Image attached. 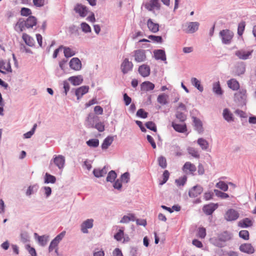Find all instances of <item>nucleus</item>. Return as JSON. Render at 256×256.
Returning a JSON list of instances; mask_svg holds the SVG:
<instances>
[{
    "label": "nucleus",
    "instance_id": "2f4dec72",
    "mask_svg": "<svg viewBox=\"0 0 256 256\" xmlns=\"http://www.w3.org/2000/svg\"><path fill=\"white\" fill-rule=\"evenodd\" d=\"M63 48L64 56L66 58L71 57L74 56L76 53V51L72 48L66 46Z\"/></svg>",
    "mask_w": 256,
    "mask_h": 256
},
{
    "label": "nucleus",
    "instance_id": "8fccbe9b",
    "mask_svg": "<svg viewBox=\"0 0 256 256\" xmlns=\"http://www.w3.org/2000/svg\"><path fill=\"white\" fill-rule=\"evenodd\" d=\"M148 38L155 42L162 43V38L160 36L150 35L148 36Z\"/></svg>",
    "mask_w": 256,
    "mask_h": 256
},
{
    "label": "nucleus",
    "instance_id": "412c9836",
    "mask_svg": "<svg viewBox=\"0 0 256 256\" xmlns=\"http://www.w3.org/2000/svg\"><path fill=\"white\" fill-rule=\"evenodd\" d=\"M89 87L88 86H82L76 90V95L78 100H79L84 94H86L88 92Z\"/></svg>",
    "mask_w": 256,
    "mask_h": 256
},
{
    "label": "nucleus",
    "instance_id": "7c9ffc66",
    "mask_svg": "<svg viewBox=\"0 0 256 256\" xmlns=\"http://www.w3.org/2000/svg\"><path fill=\"white\" fill-rule=\"evenodd\" d=\"M252 222L249 218H245L240 220L238 222V226L241 228H247L252 226Z\"/></svg>",
    "mask_w": 256,
    "mask_h": 256
},
{
    "label": "nucleus",
    "instance_id": "ddd939ff",
    "mask_svg": "<svg viewBox=\"0 0 256 256\" xmlns=\"http://www.w3.org/2000/svg\"><path fill=\"white\" fill-rule=\"evenodd\" d=\"M74 10L82 17H85L88 13V8L82 4H77L74 8Z\"/></svg>",
    "mask_w": 256,
    "mask_h": 256
},
{
    "label": "nucleus",
    "instance_id": "338daca9",
    "mask_svg": "<svg viewBox=\"0 0 256 256\" xmlns=\"http://www.w3.org/2000/svg\"><path fill=\"white\" fill-rule=\"evenodd\" d=\"M173 150L174 152V154L177 156H180L182 154V150H180V146H174Z\"/></svg>",
    "mask_w": 256,
    "mask_h": 256
},
{
    "label": "nucleus",
    "instance_id": "cd10ccee",
    "mask_svg": "<svg viewBox=\"0 0 256 256\" xmlns=\"http://www.w3.org/2000/svg\"><path fill=\"white\" fill-rule=\"evenodd\" d=\"M68 80L74 86H78L81 84L83 79L80 76H70Z\"/></svg>",
    "mask_w": 256,
    "mask_h": 256
},
{
    "label": "nucleus",
    "instance_id": "393cba45",
    "mask_svg": "<svg viewBox=\"0 0 256 256\" xmlns=\"http://www.w3.org/2000/svg\"><path fill=\"white\" fill-rule=\"evenodd\" d=\"M154 55L156 59L160 60L163 61L166 60L165 52L162 50H158L154 52Z\"/></svg>",
    "mask_w": 256,
    "mask_h": 256
},
{
    "label": "nucleus",
    "instance_id": "72a5a7b5",
    "mask_svg": "<svg viewBox=\"0 0 256 256\" xmlns=\"http://www.w3.org/2000/svg\"><path fill=\"white\" fill-rule=\"evenodd\" d=\"M107 172V170L104 166L102 169H94L93 174L95 176L100 178L104 176Z\"/></svg>",
    "mask_w": 256,
    "mask_h": 256
},
{
    "label": "nucleus",
    "instance_id": "423d86ee",
    "mask_svg": "<svg viewBox=\"0 0 256 256\" xmlns=\"http://www.w3.org/2000/svg\"><path fill=\"white\" fill-rule=\"evenodd\" d=\"M246 90L244 88L240 89L234 95V100L242 104L246 103Z\"/></svg>",
    "mask_w": 256,
    "mask_h": 256
},
{
    "label": "nucleus",
    "instance_id": "864d4df0",
    "mask_svg": "<svg viewBox=\"0 0 256 256\" xmlns=\"http://www.w3.org/2000/svg\"><path fill=\"white\" fill-rule=\"evenodd\" d=\"M145 125H146V126L148 128L154 132H156V130H157L156 126V124L154 122H146Z\"/></svg>",
    "mask_w": 256,
    "mask_h": 256
},
{
    "label": "nucleus",
    "instance_id": "e433bc0d",
    "mask_svg": "<svg viewBox=\"0 0 256 256\" xmlns=\"http://www.w3.org/2000/svg\"><path fill=\"white\" fill-rule=\"evenodd\" d=\"M168 98V96L164 94H160L157 98L158 102L160 103L161 104L164 105L167 104Z\"/></svg>",
    "mask_w": 256,
    "mask_h": 256
},
{
    "label": "nucleus",
    "instance_id": "58836bf2",
    "mask_svg": "<svg viewBox=\"0 0 256 256\" xmlns=\"http://www.w3.org/2000/svg\"><path fill=\"white\" fill-rule=\"evenodd\" d=\"M213 91L216 94L221 95L222 94V91L220 86V82H216L213 84Z\"/></svg>",
    "mask_w": 256,
    "mask_h": 256
},
{
    "label": "nucleus",
    "instance_id": "f03ea898",
    "mask_svg": "<svg viewBox=\"0 0 256 256\" xmlns=\"http://www.w3.org/2000/svg\"><path fill=\"white\" fill-rule=\"evenodd\" d=\"M143 5L148 11H153L154 10H159L160 8L159 0H149L144 2Z\"/></svg>",
    "mask_w": 256,
    "mask_h": 256
},
{
    "label": "nucleus",
    "instance_id": "0eeeda50",
    "mask_svg": "<svg viewBox=\"0 0 256 256\" xmlns=\"http://www.w3.org/2000/svg\"><path fill=\"white\" fill-rule=\"evenodd\" d=\"M253 51L254 50H247L245 49H240L236 51L235 52V54L240 59L246 60L250 56H251Z\"/></svg>",
    "mask_w": 256,
    "mask_h": 256
},
{
    "label": "nucleus",
    "instance_id": "69168bd1",
    "mask_svg": "<svg viewBox=\"0 0 256 256\" xmlns=\"http://www.w3.org/2000/svg\"><path fill=\"white\" fill-rule=\"evenodd\" d=\"M170 174L167 170L164 171L162 176H163V180L162 182H160V184H163L166 183V181L168 180L169 178Z\"/></svg>",
    "mask_w": 256,
    "mask_h": 256
},
{
    "label": "nucleus",
    "instance_id": "aec40b11",
    "mask_svg": "<svg viewBox=\"0 0 256 256\" xmlns=\"http://www.w3.org/2000/svg\"><path fill=\"white\" fill-rule=\"evenodd\" d=\"M150 69L148 66L142 64L138 68V72L143 77H146L150 74Z\"/></svg>",
    "mask_w": 256,
    "mask_h": 256
},
{
    "label": "nucleus",
    "instance_id": "79ce46f5",
    "mask_svg": "<svg viewBox=\"0 0 256 256\" xmlns=\"http://www.w3.org/2000/svg\"><path fill=\"white\" fill-rule=\"evenodd\" d=\"M196 236L200 238H204L206 236V230L203 227H200L198 230Z\"/></svg>",
    "mask_w": 256,
    "mask_h": 256
},
{
    "label": "nucleus",
    "instance_id": "7ed1b4c3",
    "mask_svg": "<svg viewBox=\"0 0 256 256\" xmlns=\"http://www.w3.org/2000/svg\"><path fill=\"white\" fill-rule=\"evenodd\" d=\"M134 64L128 58H125L120 64V70L123 74H125L132 71Z\"/></svg>",
    "mask_w": 256,
    "mask_h": 256
},
{
    "label": "nucleus",
    "instance_id": "49530a36",
    "mask_svg": "<svg viewBox=\"0 0 256 256\" xmlns=\"http://www.w3.org/2000/svg\"><path fill=\"white\" fill-rule=\"evenodd\" d=\"M158 162L159 166L162 168H164L167 166V163L166 158L163 156H160L158 159Z\"/></svg>",
    "mask_w": 256,
    "mask_h": 256
},
{
    "label": "nucleus",
    "instance_id": "0e129e2a",
    "mask_svg": "<svg viewBox=\"0 0 256 256\" xmlns=\"http://www.w3.org/2000/svg\"><path fill=\"white\" fill-rule=\"evenodd\" d=\"M94 128H96L100 132H102L104 130V125L103 122H100L94 125Z\"/></svg>",
    "mask_w": 256,
    "mask_h": 256
},
{
    "label": "nucleus",
    "instance_id": "6e6552de",
    "mask_svg": "<svg viewBox=\"0 0 256 256\" xmlns=\"http://www.w3.org/2000/svg\"><path fill=\"white\" fill-rule=\"evenodd\" d=\"M239 217L238 212L235 210L230 208L225 214V219L228 221H233L237 220Z\"/></svg>",
    "mask_w": 256,
    "mask_h": 256
},
{
    "label": "nucleus",
    "instance_id": "680f3d73",
    "mask_svg": "<svg viewBox=\"0 0 256 256\" xmlns=\"http://www.w3.org/2000/svg\"><path fill=\"white\" fill-rule=\"evenodd\" d=\"M176 118L180 120V122H184L186 118V116L181 112H178L176 114Z\"/></svg>",
    "mask_w": 256,
    "mask_h": 256
},
{
    "label": "nucleus",
    "instance_id": "f8f14e48",
    "mask_svg": "<svg viewBox=\"0 0 256 256\" xmlns=\"http://www.w3.org/2000/svg\"><path fill=\"white\" fill-rule=\"evenodd\" d=\"M240 250L244 253L252 254L254 252V248L251 244L244 243L240 246Z\"/></svg>",
    "mask_w": 256,
    "mask_h": 256
},
{
    "label": "nucleus",
    "instance_id": "de8ad7c7",
    "mask_svg": "<svg viewBox=\"0 0 256 256\" xmlns=\"http://www.w3.org/2000/svg\"><path fill=\"white\" fill-rule=\"evenodd\" d=\"M194 123L196 130L198 132H201L202 131V124L200 120L194 118Z\"/></svg>",
    "mask_w": 256,
    "mask_h": 256
},
{
    "label": "nucleus",
    "instance_id": "3c124183",
    "mask_svg": "<svg viewBox=\"0 0 256 256\" xmlns=\"http://www.w3.org/2000/svg\"><path fill=\"white\" fill-rule=\"evenodd\" d=\"M216 186L217 188L224 192L228 190V184L222 181H220L218 182L216 184Z\"/></svg>",
    "mask_w": 256,
    "mask_h": 256
},
{
    "label": "nucleus",
    "instance_id": "a19ab883",
    "mask_svg": "<svg viewBox=\"0 0 256 256\" xmlns=\"http://www.w3.org/2000/svg\"><path fill=\"white\" fill-rule=\"evenodd\" d=\"M56 181V178L55 176L48 174L46 173L45 175L44 178V182L45 183H52L54 184Z\"/></svg>",
    "mask_w": 256,
    "mask_h": 256
},
{
    "label": "nucleus",
    "instance_id": "5fc2aeb1",
    "mask_svg": "<svg viewBox=\"0 0 256 256\" xmlns=\"http://www.w3.org/2000/svg\"><path fill=\"white\" fill-rule=\"evenodd\" d=\"M38 240L40 245H42V246H44L46 244L48 240V238L47 236H38Z\"/></svg>",
    "mask_w": 256,
    "mask_h": 256
},
{
    "label": "nucleus",
    "instance_id": "ea45409f",
    "mask_svg": "<svg viewBox=\"0 0 256 256\" xmlns=\"http://www.w3.org/2000/svg\"><path fill=\"white\" fill-rule=\"evenodd\" d=\"M191 82L193 86L196 88L200 91L203 90V87L200 85V82L196 78H192L191 80Z\"/></svg>",
    "mask_w": 256,
    "mask_h": 256
},
{
    "label": "nucleus",
    "instance_id": "f3484780",
    "mask_svg": "<svg viewBox=\"0 0 256 256\" xmlns=\"http://www.w3.org/2000/svg\"><path fill=\"white\" fill-rule=\"evenodd\" d=\"M94 220L92 219H88L84 221L81 224V230L83 233H88V228H91L93 226Z\"/></svg>",
    "mask_w": 256,
    "mask_h": 256
},
{
    "label": "nucleus",
    "instance_id": "5701e85b",
    "mask_svg": "<svg viewBox=\"0 0 256 256\" xmlns=\"http://www.w3.org/2000/svg\"><path fill=\"white\" fill-rule=\"evenodd\" d=\"M228 88L233 90H236L240 88L239 82L234 78L228 80L227 82Z\"/></svg>",
    "mask_w": 256,
    "mask_h": 256
},
{
    "label": "nucleus",
    "instance_id": "473e14b6",
    "mask_svg": "<svg viewBox=\"0 0 256 256\" xmlns=\"http://www.w3.org/2000/svg\"><path fill=\"white\" fill-rule=\"evenodd\" d=\"M114 140V138L112 136H108L106 138L102 144V148L103 150H106L107 149L108 146L112 144V142Z\"/></svg>",
    "mask_w": 256,
    "mask_h": 256
},
{
    "label": "nucleus",
    "instance_id": "bb28decb",
    "mask_svg": "<svg viewBox=\"0 0 256 256\" xmlns=\"http://www.w3.org/2000/svg\"><path fill=\"white\" fill-rule=\"evenodd\" d=\"M22 40L25 43L30 46H33L34 44V40L33 38L26 33L22 34Z\"/></svg>",
    "mask_w": 256,
    "mask_h": 256
},
{
    "label": "nucleus",
    "instance_id": "c9c22d12",
    "mask_svg": "<svg viewBox=\"0 0 256 256\" xmlns=\"http://www.w3.org/2000/svg\"><path fill=\"white\" fill-rule=\"evenodd\" d=\"M135 220V216L134 214H130L128 216H124L120 220V222L128 223L130 220L134 221Z\"/></svg>",
    "mask_w": 256,
    "mask_h": 256
},
{
    "label": "nucleus",
    "instance_id": "f257e3e1",
    "mask_svg": "<svg viewBox=\"0 0 256 256\" xmlns=\"http://www.w3.org/2000/svg\"><path fill=\"white\" fill-rule=\"evenodd\" d=\"M232 238V234L226 232H224L218 234L216 237H214L211 238L213 244L218 247H222V242L229 240Z\"/></svg>",
    "mask_w": 256,
    "mask_h": 256
},
{
    "label": "nucleus",
    "instance_id": "a878e982",
    "mask_svg": "<svg viewBox=\"0 0 256 256\" xmlns=\"http://www.w3.org/2000/svg\"><path fill=\"white\" fill-rule=\"evenodd\" d=\"M114 238L118 241H121L124 238V242H128L129 240V238L128 236L126 238L124 237V229H120L118 232L114 236Z\"/></svg>",
    "mask_w": 256,
    "mask_h": 256
},
{
    "label": "nucleus",
    "instance_id": "c85d7f7f",
    "mask_svg": "<svg viewBox=\"0 0 256 256\" xmlns=\"http://www.w3.org/2000/svg\"><path fill=\"white\" fill-rule=\"evenodd\" d=\"M141 90L144 91H148L152 90L154 88V85L150 82H144L141 84Z\"/></svg>",
    "mask_w": 256,
    "mask_h": 256
},
{
    "label": "nucleus",
    "instance_id": "09e8293b",
    "mask_svg": "<svg viewBox=\"0 0 256 256\" xmlns=\"http://www.w3.org/2000/svg\"><path fill=\"white\" fill-rule=\"evenodd\" d=\"M246 23L244 22H240L238 26V34L239 36H242L244 30Z\"/></svg>",
    "mask_w": 256,
    "mask_h": 256
},
{
    "label": "nucleus",
    "instance_id": "9b49d317",
    "mask_svg": "<svg viewBox=\"0 0 256 256\" xmlns=\"http://www.w3.org/2000/svg\"><path fill=\"white\" fill-rule=\"evenodd\" d=\"M12 69L9 60L0 61V72L2 73L11 72Z\"/></svg>",
    "mask_w": 256,
    "mask_h": 256
},
{
    "label": "nucleus",
    "instance_id": "f704fd0d",
    "mask_svg": "<svg viewBox=\"0 0 256 256\" xmlns=\"http://www.w3.org/2000/svg\"><path fill=\"white\" fill-rule=\"evenodd\" d=\"M223 116L224 118L228 122L234 120L232 114L228 108L224 109Z\"/></svg>",
    "mask_w": 256,
    "mask_h": 256
},
{
    "label": "nucleus",
    "instance_id": "4d7b16f0",
    "mask_svg": "<svg viewBox=\"0 0 256 256\" xmlns=\"http://www.w3.org/2000/svg\"><path fill=\"white\" fill-rule=\"evenodd\" d=\"M37 126L36 124H34L33 126V128L31 130L30 132H27L26 133L24 134V137L26 138H30L34 134V131L36 129V128Z\"/></svg>",
    "mask_w": 256,
    "mask_h": 256
},
{
    "label": "nucleus",
    "instance_id": "dca6fc26",
    "mask_svg": "<svg viewBox=\"0 0 256 256\" xmlns=\"http://www.w3.org/2000/svg\"><path fill=\"white\" fill-rule=\"evenodd\" d=\"M218 204H217L210 203L208 204L205 205L203 207L204 212L207 215L212 214L213 212L218 208Z\"/></svg>",
    "mask_w": 256,
    "mask_h": 256
},
{
    "label": "nucleus",
    "instance_id": "6ab92c4d",
    "mask_svg": "<svg viewBox=\"0 0 256 256\" xmlns=\"http://www.w3.org/2000/svg\"><path fill=\"white\" fill-rule=\"evenodd\" d=\"M172 126L174 129L180 133H184L187 132V127L186 124H178L175 122H172Z\"/></svg>",
    "mask_w": 256,
    "mask_h": 256
},
{
    "label": "nucleus",
    "instance_id": "20e7f679",
    "mask_svg": "<svg viewBox=\"0 0 256 256\" xmlns=\"http://www.w3.org/2000/svg\"><path fill=\"white\" fill-rule=\"evenodd\" d=\"M134 60L137 62H142L146 59V51L144 50L139 49L134 52Z\"/></svg>",
    "mask_w": 256,
    "mask_h": 256
},
{
    "label": "nucleus",
    "instance_id": "c756f323",
    "mask_svg": "<svg viewBox=\"0 0 256 256\" xmlns=\"http://www.w3.org/2000/svg\"><path fill=\"white\" fill-rule=\"evenodd\" d=\"M183 170L186 172L188 171L193 172L196 170V166L190 162H186L183 166Z\"/></svg>",
    "mask_w": 256,
    "mask_h": 256
},
{
    "label": "nucleus",
    "instance_id": "a18cd8bd",
    "mask_svg": "<svg viewBox=\"0 0 256 256\" xmlns=\"http://www.w3.org/2000/svg\"><path fill=\"white\" fill-rule=\"evenodd\" d=\"M86 144L90 147L96 148L98 146L99 140L98 139H90L86 142Z\"/></svg>",
    "mask_w": 256,
    "mask_h": 256
},
{
    "label": "nucleus",
    "instance_id": "2eb2a0df",
    "mask_svg": "<svg viewBox=\"0 0 256 256\" xmlns=\"http://www.w3.org/2000/svg\"><path fill=\"white\" fill-rule=\"evenodd\" d=\"M203 191L202 188L200 186H196L192 187L189 191V196L191 198H196L199 196Z\"/></svg>",
    "mask_w": 256,
    "mask_h": 256
},
{
    "label": "nucleus",
    "instance_id": "e2e57ef3",
    "mask_svg": "<svg viewBox=\"0 0 256 256\" xmlns=\"http://www.w3.org/2000/svg\"><path fill=\"white\" fill-rule=\"evenodd\" d=\"M121 181L127 183L130 180V174L128 172H125L120 177Z\"/></svg>",
    "mask_w": 256,
    "mask_h": 256
},
{
    "label": "nucleus",
    "instance_id": "4c0bfd02",
    "mask_svg": "<svg viewBox=\"0 0 256 256\" xmlns=\"http://www.w3.org/2000/svg\"><path fill=\"white\" fill-rule=\"evenodd\" d=\"M198 144L204 150H207L209 145L208 142L202 138H200L198 140Z\"/></svg>",
    "mask_w": 256,
    "mask_h": 256
},
{
    "label": "nucleus",
    "instance_id": "37998d69",
    "mask_svg": "<svg viewBox=\"0 0 256 256\" xmlns=\"http://www.w3.org/2000/svg\"><path fill=\"white\" fill-rule=\"evenodd\" d=\"M116 174L114 170L110 171L106 177L107 182H112L116 178Z\"/></svg>",
    "mask_w": 256,
    "mask_h": 256
},
{
    "label": "nucleus",
    "instance_id": "4468645a",
    "mask_svg": "<svg viewBox=\"0 0 256 256\" xmlns=\"http://www.w3.org/2000/svg\"><path fill=\"white\" fill-rule=\"evenodd\" d=\"M70 68L74 70H80L82 68V63L77 58H72L70 62Z\"/></svg>",
    "mask_w": 256,
    "mask_h": 256
},
{
    "label": "nucleus",
    "instance_id": "39448f33",
    "mask_svg": "<svg viewBox=\"0 0 256 256\" xmlns=\"http://www.w3.org/2000/svg\"><path fill=\"white\" fill-rule=\"evenodd\" d=\"M220 34L223 43L228 44L230 42L233 37L232 32L228 30H224L220 32Z\"/></svg>",
    "mask_w": 256,
    "mask_h": 256
},
{
    "label": "nucleus",
    "instance_id": "13d9d810",
    "mask_svg": "<svg viewBox=\"0 0 256 256\" xmlns=\"http://www.w3.org/2000/svg\"><path fill=\"white\" fill-rule=\"evenodd\" d=\"M214 192L216 193V194L218 196L222 198L225 199V198H227L229 197V196L228 194L223 192H222L218 190H214Z\"/></svg>",
    "mask_w": 256,
    "mask_h": 256
},
{
    "label": "nucleus",
    "instance_id": "1a4fd4ad",
    "mask_svg": "<svg viewBox=\"0 0 256 256\" xmlns=\"http://www.w3.org/2000/svg\"><path fill=\"white\" fill-rule=\"evenodd\" d=\"M146 25L148 30L152 32L156 33L160 30L159 24L154 22L153 20L151 18L148 20Z\"/></svg>",
    "mask_w": 256,
    "mask_h": 256
},
{
    "label": "nucleus",
    "instance_id": "6e6d98bb",
    "mask_svg": "<svg viewBox=\"0 0 256 256\" xmlns=\"http://www.w3.org/2000/svg\"><path fill=\"white\" fill-rule=\"evenodd\" d=\"M148 113L145 112L143 109H139L136 112V116L138 117L145 118H147Z\"/></svg>",
    "mask_w": 256,
    "mask_h": 256
},
{
    "label": "nucleus",
    "instance_id": "a211bd4d",
    "mask_svg": "<svg viewBox=\"0 0 256 256\" xmlns=\"http://www.w3.org/2000/svg\"><path fill=\"white\" fill-rule=\"evenodd\" d=\"M54 162L60 168H62L65 163L64 157L62 155L56 156L54 158Z\"/></svg>",
    "mask_w": 256,
    "mask_h": 256
},
{
    "label": "nucleus",
    "instance_id": "603ef678",
    "mask_svg": "<svg viewBox=\"0 0 256 256\" xmlns=\"http://www.w3.org/2000/svg\"><path fill=\"white\" fill-rule=\"evenodd\" d=\"M188 152L194 158H198L200 156V154L197 150L193 148H189L188 149Z\"/></svg>",
    "mask_w": 256,
    "mask_h": 256
},
{
    "label": "nucleus",
    "instance_id": "774afa93",
    "mask_svg": "<svg viewBox=\"0 0 256 256\" xmlns=\"http://www.w3.org/2000/svg\"><path fill=\"white\" fill-rule=\"evenodd\" d=\"M124 100L126 106L129 105L132 102V98L126 94H124Z\"/></svg>",
    "mask_w": 256,
    "mask_h": 256
},
{
    "label": "nucleus",
    "instance_id": "9d476101",
    "mask_svg": "<svg viewBox=\"0 0 256 256\" xmlns=\"http://www.w3.org/2000/svg\"><path fill=\"white\" fill-rule=\"evenodd\" d=\"M186 28L184 30L186 33H194L196 31L199 26V23L198 22H190L186 24Z\"/></svg>",
    "mask_w": 256,
    "mask_h": 256
},
{
    "label": "nucleus",
    "instance_id": "052dcab7",
    "mask_svg": "<svg viewBox=\"0 0 256 256\" xmlns=\"http://www.w3.org/2000/svg\"><path fill=\"white\" fill-rule=\"evenodd\" d=\"M20 14L22 16H28L32 14V12L28 8H22L21 9Z\"/></svg>",
    "mask_w": 256,
    "mask_h": 256
},
{
    "label": "nucleus",
    "instance_id": "c03bdc74",
    "mask_svg": "<svg viewBox=\"0 0 256 256\" xmlns=\"http://www.w3.org/2000/svg\"><path fill=\"white\" fill-rule=\"evenodd\" d=\"M239 236L244 240H247L250 238L249 232L246 230H242L239 232Z\"/></svg>",
    "mask_w": 256,
    "mask_h": 256
},
{
    "label": "nucleus",
    "instance_id": "4be33fe9",
    "mask_svg": "<svg viewBox=\"0 0 256 256\" xmlns=\"http://www.w3.org/2000/svg\"><path fill=\"white\" fill-rule=\"evenodd\" d=\"M37 20L34 16H30L26 20L24 24L27 28H32L36 24Z\"/></svg>",
    "mask_w": 256,
    "mask_h": 256
},
{
    "label": "nucleus",
    "instance_id": "bf43d9fd",
    "mask_svg": "<svg viewBox=\"0 0 256 256\" xmlns=\"http://www.w3.org/2000/svg\"><path fill=\"white\" fill-rule=\"evenodd\" d=\"M81 28L82 30L85 32H91V28L90 26L86 22L82 23Z\"/></svg>",
    "mask_w": 256,
    "mask_h": 256
},
{
    "label": "nucleus",
    "instance_id": "b1692460",
    "mask_svg": "<svg viewBox=\"0 0 256 256\" xmlns=\"http://www.w3.org/2000/svg\"><path fill=\"white\" fill-rule=\"evenodd\" d=\"M96 118L92 114H88L86 120V125L88 128H94V122L95 119Z\"/></svg>",
    "mask_w": 256,
    "mask_h": 256
}]
</instances>
